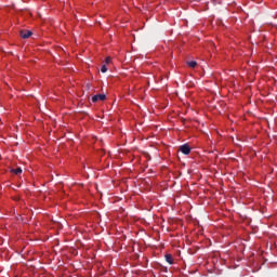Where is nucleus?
<instances>
[{
  "label": "nucleus",
  "mask_w": 277,
  "mask_h": 277,
  "mask_svg": "<svg viewBox=\"0 0 277 277\" xmlns=\"http://www.w3.org/2000/svg\"><path fill=\"white\" fill-rule=\"evenodd\" d=\"M105 62H106V64H110L111 63V57L107 56Z\"/></svg>",
  "instance_id": "obj_8"
},
{
  "label": "nucleus",
  "mask_w": 277,
  "mask_h": 277,
  "mask_svg": "<svg viewBox=\"0 0 277 277\" xmlns=\"http://www.w3.org/2000/svg\"><path fill=\"white\" fill-rule=\"evenodd\" d=\"M187 66H189V68H196V66H198V63L196 61H189L187 62Z\"/></svg>",
  "instance_id": "obj_6"
},
{
  "label": "nucleus",
  "mask_w": 277,
  "mask_h": 277,
  "mask_svg": "<svg viewBox=\"0 0 277 277\" xmlns=\"http://www.w3.org/2000/svg\"><path fill=\"white\" fill-rule=\"evenodd\" d=\"M179 150L183 155H189V153H192V147L189 146V144H184V145L179 147Z\"/></svg>",
  "instance_id": "obj_1"
},
{
  "label": "nucleus",
  "mask_w": 277,
  "mask_h": 277,
  "mask_svg": "<svg viewBox=\"0 0 277 277\" xmlns=\"http://www.w3.org/2000/svg\"><path fill=\"white\" fill-rule=\"evenodd\" d=\"M164 259H166L167 263H169V265L174 264V259L172 258V254H166Z\"/></svg>",
  "instance_id": "obj_4"
},
{
  "label": "nucleus",
  "mask_w": 277,
  "mask_h": 277,
  "mask_svg": "<svg viewBox=\"0 0 277 277\" xmlns=\"http://www.w3.org/2000/svg\"><path fill=\"white\" fill-rule=\"evenodd\" d=\"M107 95L105 94H97L92 97V103H97L98 101H105Z\"/></svg>",
  "instance_id": "obj_2"
},
{
  "label": "nucleus",
  "mask_w": 277,
  "mask_h": 277,
  "mask_svg": "<svg viewBox=\"0 0 277 277\" xmlns=\"http://www.w3.org/2000/svg\"><path fill=\"white\" fill-rule=\"evenodd\" d=\"M34 36V32L31 30H21V37L24 38V40H27V38H31Z\"/></svg>",
  "instance_id": "obj_3"
},
{
  "label": "nucleus",
  "mask_w": 277,
  "mask_h": 277,
  "mask_svg": "<svg viewBox=\"0 0 277 277\" xmlns=\"http://www.w3.org/2000/svg\"><path fill=\"white\" fill-rule=\"evenodd\" d=\"M12 174H16L18 176V174H23V169H21V167L16 168V169H11Z\"/></svg>",
  "instance_id": "obj_5"
},
{
  "label": "nucleus",
  "mask_w": 277,
  "mask_h": 277,
  "mask_svg": "<svg viewBox=\"0 0 277 277\" xmlns=\"http://www.w3.org/2000/svg\"><path fill=\"white\" fill-rule=\"evenodd\" d=\"M107 71V66L103 65L101 68V72H106Z\"/></svg>",
  "instance_id": "obj_7"
}]
</instances>
